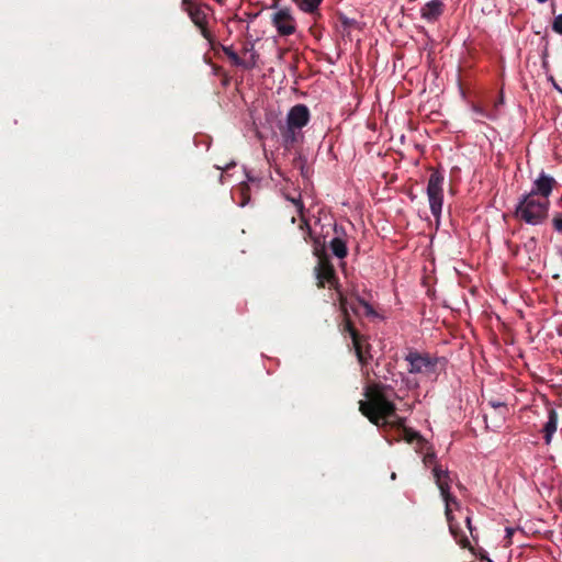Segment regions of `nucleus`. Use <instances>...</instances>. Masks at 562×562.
<instances>
[{"mask_svg":"<svg viewBox=\"0 0 562 562\" xmlns=\"http://www.w3.org/2000/svg\"><path fill=\"white\" fill-rule=\"evenodd\" d=\"M224 54L229 58L233 65L241 67L244 64V59H241L238 54L233 49L232 46H223L222 47Z\"/></svg>","mask_w":562,"mask_h":562,"instance_id":"obj_19","label":"nucleus"},{"mask_svg":"<svg viewBox=\"0 0 562 562\" xmlns=\"http://www.w3.org/2000/svg\"><path fill=\"white\" fill-rule=\"evenodd\" d=\"M329 248L333 255L339 259H344L348 255L346 240L340 236H336L329 241Z\"/></svg>","mask_w":562,"mask_h":562,"instance_id":"obj_16","label":"nucleus"},{"mask_svg":"<svg viewBox=\"0 0 562 562\" xmlns=\"http://www.w3.org/2000/svg\"><path fill=\"white\" fill-rule=\"evenodd\" d=\"M553 227L557 232L562 233V213H557L552 220Z\"/></svg>","mask_w":562,"mask_h":562,"instance_id":"obj_25","label":"nucleus"},{"mask_svg":"<svg viewBox=\"0 0 562 562\" xmlns=\"http://www.w3.org/2000/svg\"><path fill=\"white\" fill-rule=\"evenodd\" d=\"M514 531H515V530H514L513 528H506V535H507V538H509V539H510V537L513 536Z\"/></svg>","mask_w":562,"mask_h":562,"instance_id":"obj_34","label":"nucleus"},{"mask_svg":"<svg viewBox=\"0 0 562 562\" xmlns=\"http://www.w3.org/2000/svg\"><path fill=\"white\" fill-rule=\"evenodd\" d=\"M355 300L364 308L366 316H368V317H376L378 316V313L367 301L361 299L359 295H355Z\"/></svg>","mask_w":562,"mask_h":562,"instance_id":"obj_20","label":"nucleus"},{"mask_svg":"<svg viewBox=\"0 0 562 562\" xmlns=\"http://www.w3.org/2000/svg\"><path fill=\"white\" fill-rule=\"evenodd\" d=\"M304 226L308 227L307 221L303 220L300 224V227L303 228Z\"/></svg>","mask_w":562,"mask_h":562,"instance_id":"obj_35","label":"nucleus"},{"mask_svg":"<svg viewBox=\"0 0 562 562\" xmlns=\"http://www.w3.org/2000/svg\"><path fill=\"white\" fill-rule=\"evenodd\" d=\"M474 111H475L477 114H480V115H482V116H485V117H487V119H494V117H495V116H494V115H492V114H487V113H485V111H484L482 108H479V106H474Z\"/></svg>","mask_w":562,"mask_h":562,"instance_id":"obj_28","label":"nucleus"},{"mask_svg":"<svg viewBox=\"0 0 562 562\" xmlns=\"http://www.w3.org/2000/svg\"><path fill=\"white\" fill-rule=\"evenodd\" d=\"M340 22H341V24H342L345 27H352V26H355V25H356V23H357V22H356V20H353V19H349V18H347V16H345V15H341V16H340Z\"/></svg>","mask_w":562,"mask_h":562,"instance_id":"obj_27","label":"nucleus"},{"mask_svg":"<svg viewBox=\"0 0 562 562\" xmlns=\"http://www.w3.org/2000/svg\"><path fill=\"white\" fill-rule=\"evenodd\" d=\"M551 9H552V13H555V4L554 3L551 4Z\"/></svg>","mask_w":562,"mask_h":562,"instance_id":"obj_38","label":"nucleus"},{"mask_svg":"<svg viewBox=\"0 0 562 562\" xmlns=\"http://www.w3.org/2000/svg\"><path fill=\"white\" fill-rule=\"evenodd\" d=\"M443 9L441 0H431L420 9V15L427 22H436L442 15Z\"/></svg>","mask_w":562,"mask_h":562,"instance_id":"obj_12","label":"nucleus"},{"mask_svg":"<svg viewBox=\"0 0 562 562\" xmlns=\"http://www.w3.org/2000/svg\"><path fill=\"white\" fill-rule=\"evenodd\" d=\"M403 432H404V439H405V441H406V442H408V443H412V442H414L415 440L423 441V438H422V436L419 435V432L414 431V430H413V429H411V428H404Z\"/></svg>","mask_w":562,"mask_h":562,"instance_id":"obj_21","label":"nucleus"},{"mask_svg":"<svg viewBox=\"0 0 562 562\" xmlns=\"http://www.w3.org/2000/svg\"><path fill=\"white\" fill-rule=\"evenodd\" d=\"M465 522H467V527H468L471 536L475 539V535H474L475 528L472 526L471 518L469 516L465 518Z\"/></svg>","mask_w":562,"mask_h":562,"instance_id":"obj_29","label":"nucleus"},{"mask_svg":"<svg viewBox=\"0 0 562 562\" xmlns=\"http://www.w3.org/2000/svg\"><path fill=\"white\" fill-rule=\"evenodd\" d=\"M217 3L223 4L225 0H215Z\"/></svg>","mask_w":562,"mask_h":562,"instance_id":"obj_39","label":"nucleus"},{"mask_svg":"<svg viewBox=\"0 0 562 562\" xmlns=\"http://www.w3.org/2000/svg\"><path fill=\"white\" fill-rule=\"evenodd\" d=\"M277 0L271 5L272 12L270 20L280 36H290L296 33V20L290 7H280Z\"/></svg>","mask_w":562,"mask_h":562,"instance_id":"obj_7","label":"nucleus"},{"mask_svg":"<svg viewBox=\"0 0 562 562\" xmlns=\"http://www.w3.org/2000/svg\"><path fill=\"white\" fill-rule=\"evenodd\" d=\"M552 30L562 35V13L558 14L552 21Z\"/></svg>","mask_w":562,"mask_h":562,"instance_id":"obj_24","label":"nucleus"},{"mask_svg":"<svg viewBox=\"0 0 562 562\" xmlns=\"http://www.w3.org/2000/svg\"><path fill=\"white\" fill-rule=\"evenodd\" d=\"M486 562H493L490 558H483Z\"/></svg>","mask_w":562,"mask_h":562,"instance_id":"obj_41","label":"nucleus"},{"mask_svg":"<svg viewBox=\"0 0 562 562\" xmlns=\"http://www.w3.org/2000/svg\"><path fill=\"white\" fill-rule=\"evenodd\" d=\"M339 310H340L341 316L349 315L347 297L340 292H339Z\"/></svg>","mask_w":562,"mask_h":562,"instance_id":"obj_23","label":"nucleus"},{"mask_svg":"<svg viewBox=\"0 0 562 562\" xmlns=\"http://www.w3.org/2000/svg\"><path fill=\"white\" fill-rule=\"evenodd\" d=\"M537 246L536 238H530L528 243L525 244V247L535 249Z\"/></svg>","mask_w":562,"mask_h":562,"instance_id":"obj_32","label":"nucleus"},{"mask_svg":"<svg viewBox=\"0 0 562 562\" xmlns=\"http://www.w3.org/2000/svg\"><path fill=\"white\" fill-rule=\"evenodd\" d=\"M392 390L390 385L373 383L366 387V401L359 402L360 413L376 427L402 429L405 426V418L396 414L395 404L389 398L386 391Z\"/></svg>","mask_w":562,"mask_h":562,"instance_id":"obj_1","label":"nucleus"},{"mask_svg":"<svg viewBox=\"0 0 562 562\" xmlns=\"http://www.w3.org/2000/svg\"><path fill=\"white\" fill-rule=\"evenodd\" d=\"M484 420H485V424H486V428H490V425L487 423V415L486 414L484 415Z\"/></svg>","mask_w":562,"mask_h":562,"instance_id":"obj_37","label":"nucleus"},{"mask_svg":"<svg viewBox=\"0 0 562 562\" xmlns=\"http://www.w3.org/2000/svg\"><path fill=\"white\" fill-rule=\"evenodd\" d=\"M465 522H467V527H468L471 536L475 539V535H474L475 528L472 526L471 518L469 516L465 518Z\"/></svg>","mask_w":562,"mask_h":562,"instance_id":"obj_30","label":"nucleus"},{"mask_svg":"<svg viewBox=\"0 0 562 562\" xmlns=\"http://www.w3.org/2000/svg\"><path fill=\"white\" fill-rule=\"evenodd\" d=\"M296 5L306 13L313 14L314 16H321L318 7L323 0H293Z\"/></svg>","mask_w":562,"mask_h":562,"instance_id":"obj_17","label":"nucleus"},{"mask_svg":"<svg viewBox=\"0 0 562 562\" xmlns=\"http://www.w3.org/2000/svg\"><path fill=\"white\" fill-rule=\"evenodd\" d=\"M181 9L184 11L192 23L200 30L201 35L210 43L213 41L212 33L207 29V13L211 7L206 3H196L194 0H182Z\"/></svg>","mask_w":562,"mask_h":562,"instance_id":"obj_6","label":"nucleus"},{"mask_svg":"<svg viewBox=\"0 0 562 562\" xmlns=\"http://www.w3.org/2000/svg\"><path fill=\"white\" fill-rule=\"evenodd\" d=\"M488 405L494 408L496 413V423H494V427H499L501 423L505 419L506 414L508 413V407L505 402L498 400L488 401Z\"/></svg>","mask_w":562,"mask_h":562,"instance_id":"obj_18","label":"nucleus"},{"mask_svg":"<svg viewBox=\"0 0 562 562\" xmlns=\"http://www.w3.org/2000/svg\"><path fill=\"white\" fill-rule=\"evenodd\" d=\"M252 50H255L254 48V44H246L244 47H243V53L244 54H247V53H251Z\"/></svg>","mask_w":562,"mask_h":562,"instance_id":"obj_33","label":"nucleus"},{"mask_svg":"<svg viewBox=\"0 0 562 562\" xmlns=\"http://www.w3.org/2000/svg\"><path fill=\"white\" fill-rule=\"evenodd\" d=\"M539 3H544L547 2L548 0H537Z\"/></svg>","mask_w":562,"mask_h":562,"instance_id":"obj_42","label":"nucleus"},{"mask_svg":"<svg viewBox=\"0 0 562 562\" xmlns=\"http://www.w3.org/2000/svg\"><path fill=\"white\" fill-rule=\"evenodd\" d=\"M249 54H250L249 58L244 59V64H241V67L245 69H252L257 65V59L259 57L258 53L256 50H252Z\"/></svg>","mask_w":562,"mask_h":562,"instance_id":"obj_22","label":"nucleus"},{"mask_svg":"<svg viewBox=\"0 0 562 562\" xmlns=\"http://www.w3.org/2000/svg\"><path fill=\"white\" fill-rule=\"evenodd\" d=\"M281 135L286 148H292L303 137L301 130L291 127L289 125L281 130Z\"/></svg>","mask_w":562,"mask_h":562,"instance_id":"obj_14","label":"nucleus"},{"mask_svg":"<svg viewBox=\"0 0 562 562\" xmlns=\"http://www.w3.org/2000/svg\"><path fill=\"white\" fill-rule=\"evenodd\" d=\"M352 348L355 350L358 362L361 367H366L369 363V360L372 358L370 353L371 345L368 342L366 336H361L360 339H356L352 341Z\"/></svg>","mask_w":562,"mask_h":562,"instance_id":"obj_11","label":"nucleus"},{"mask_svg":"<svg viewBox=\"0 0 562 562\" xmlns=\"http://www.w3.org/2000/svg\"><path fill=\"white\" fill-rule=\"evenodd\" d=\"M391 477H392V480H395L396 474H395V473H392Z\"/></svg>","mask_w":562,"mask_h":562,"instance_id":"obj_43","label":"nucleus"},{"mask_svg":"<svg viewBox=\"0 0 562 562\" xmlns=\"http://www.w3.org/2000/svg\"><path fill=\"white\" fill-rule=\"evenodd\" d=\"M557 183L555 179L551 176L541 172L538 179L535 180L533 187L528 194L535 195V198H546L552 192L553 186Z\"/></svg>","mask_w":562,"mask_h":562,"instance_id":"obj_10","label":"nucleus"},{"mask_svg":"<svg viewBox=\"0 0 562 562\" xmlns=\"http://www.w3.org/2000/svg\"><path fill=\"white\" fill-rule=\"evenodd\" d=\"M423 462L425 463V465H430V464L436 465L437 464L436 463V454L434 452H427L424 456Z\"/></svg>","mask_w":562,"mask_h":562,"instance_id":"obj_26","label":"nucleus"},{"mask_svg":"<svg viewBox=\"0 0 562 562\" xmlns=\"http://www.w3.org/2000/svg\"><path fill=\"white\" fill-rule=\"evenodd\" d=\"M334 231H335L336 234H338V226L337 225L334 226Z\"/></svg>","mask_w":562,"mask_h":562,"instance_id":"obj_40","label":"nucleus"},{"mask_svg":"<svg viewBox=\"0 0 562 562\" xmlns=\"http://www.w3.org/2000/svg\"><path fill=\"white\" fill-rule=\"evenodd\" d=\"M350 308H351V311H352L355 314H358V311H357V308H356V306H355V305H352V304H351V305H350Z\"/></svg>","mask_w":562,"mask_h":562,"instance_id":"obj_36","label":"nucleus"},{"mask_svg":"<svg viewBox=\"0 0 562 562\" xmlns=\"http://www.w3.org/2000/svg\"><path fill=\"white\" fill-rule=\"evenodd\" d=\"M432 474L436 481V484L440 491V494L446 503L445 508V515L449 525V530L453 538L458 541V543L462 548L471 549V543L468 539V537L463 533V531L460 529L458 524L454 521V518L452 516V512L450 508L451 504L458 505V501L454 496L450 494V483L451 477L448 470H443L441 465L436 464L432 469Z\"/></svg>","mask_w":562,"mask_h":562,"instance_id":"obj_2","label":"nucleus"},{"mask_svg":"<svg viewBox=\"0 0 562 562\" xmlns=\"http://www.w3.org/2000/svg\"><path fill=\"white\" fill-rule=\"evenodd\" d=\"M310 110L305 104H296L286 115V125L302 130L310 122Z\"/></svg>","mask_w":562,"mask_h":562,"instance_id":"obj_9","label":"nucleus"},{"mask_svg":"<svg viewBox=\"0 0 562 562\" xmlns=\"http://www.w3.org/2000/svg\"><path fill=\"white\" fill-rule=\"evenodd\" d=\"M405 360L409 364L408 372L413 374H437L439 364H441L440 358L417 350H409Z\"/></svg>","mask_w":562,"mask_h":562,"instance_id":"obj_5","label":"nucleus"},{"mask_svg":"<svg viewBox=\"0 0 562 562\" xmlns=\"http://www.w3.org/2000/svg\"><path fill=\"white\" fill-rule=\"evenodd\" d=\"M293 203H294V205L296 206L297 212H299L300 214H302L303 209H304L303 203H302L300 200H297V201H296V200H293Z\"/></svg>","mask_w":562,"mask_h":562,"instance_id":"obj_31","label":"nucleus"},{"mask_svg":"<svg viewBox=\"0 0 562 562\" xmlns=\"http://www.w3.org/2000/svg\"><path fill=\"white\" fill-rule=\"evenodd\" d=\"M313 254L317 257V265L314 268L315 277L317 279V286L324 288L326 283L337 290L338 279L335 268L330 262L329 256L326 252L325 244L321 245L315 240Z\"/></svg>","mask_w":562,"mask_h":562,"instance_id":"obj_4","label":"nucleus"},{"mask_svg":"<svg viewBox=\"0 0 562 562\" xmlns=\"http://www.w3.org/2000/svg\"><path fill=\"white\" fill-rule=\"evenodd\" d=\"M310 31H311V33H312V34H314V35H315V32H314V29H313V27H310Z\"/></svg>","mask_w":562,"mask_h":562,"instance_id":"obj_44","label":"nucleus"},{"mask_svg":"<svg viewBox=\"0 0 562 562\" xmlns=\"http://www.w3.org/2000/svg\"><path fill=\"white\" fill-rule=\"evenodd\" d=\"M443 173L432 170L427 183V196L431 214L439 218L443 203Z\"/></svg>","mask_w":562,"mask_h":562,"instance_id":"obj_8","label":"nucleus"},{"mask_svg":"<svg viewBox=\"0 0 562 562\" xmlns=\"http://www.w3.org/2000/svg\"><path fill=\"white\" fill-rule=\"evenodd\" d=\"M549 199L535 198L532 194H525L515 209V217L529 225H539L548 216Z\"/></svg>","mask_w":562,"mask_h":562,"instance_id":"obj_3","label":"nucleus"},{"mask_svg":"<svg viewBox=\"0 0 562 562\" xmlns=\"http://www.w3.org/2000/svg\"><path fill=\"white\" fill-rule=\"evenodd\" d=\"M558 427V413L554 408H549L548 411V422L543 426V438L547 445H549L552 440L553 434L557 431Z\"/></svg>","mask_w":562,"mask_h":562,"instance_id":"obj_13","label":"nucleus"},{"mask_svg":"<svg viewBox=\"0 0 562 562\" xmlns=\"http://www.w3.org/2000/svg\"><path fill=\"white\" fill-rule=\"evenodd\" d=\"M339 331L341 335L346 336L349 335L351 338V341H355L356 339H360L362 336L359 330L355 327L350 315L342 316L341 323L338 325Z\"/></svg>","mask_w":562,"mask_h":562,"instance_id":"obj_15","label":"nucleus"}]
</instances>
